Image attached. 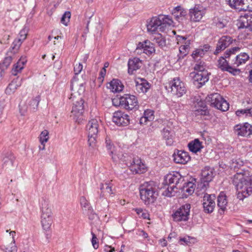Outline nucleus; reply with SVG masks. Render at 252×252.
<instances>
[{"label":"nucleus","mask_w":252,"mask_h":252,"mask_svg":"<svg viewBox=\"0 0 252 252\" xmlns=\"http://www.w3.org/2000/svg\"><path fill=\"white\" fill-rule=\"evenodd\" d=\"M234 131L239 136L247 137L252 134V126L248 123L237 125L234 126Z\"/></svg>","instance_id":"nucleus-16"},{"label":"nucleus","mask_w":252,"mask_h":252,"mask_svg":"<svg viewBox=\"0 0 252 252\" xmlns=\"http://www.w3.org/2000/svg\"><path fill=\"white\" fill-rule=\"evenodd\" d=\"M138 107V100L135 96L130 94H125L122 96V108L132 110L137 109Z\"/></svg>","instance_id":"nucleus-10"},{"label":"nucleus","mask_w":252,"mask_h":252,"mask_svg":"<svg viewBox=\"0 0 252 252\" xmlns=\"http://www.w3.org/2000/svg\"><path fill=\"white\" fill-rule=\"evenodd\" d=\"M231 58H232L231 64L235 68L241 65L245 64L250 59L249 55L245 52L240 53L236 56L233 55Z\"/></svg>","instance_id":"nucleus-18"},{"label":"nucleus","mask_w":252,"mask_h":252,"mask_svg":"<svg viewBox=\"0 0 252 252\" xmlns=\"http://www.w3.org/2000/svg\"><path fill=\"white\" fill-rule=\"evenodd\" d=\"M134 210L140 217L145 219H149V215L145 210H143L141 208H136Z\"/></svg>","instance_id":"nucleus-50"},{"label":"nucleus","mask_w":252,"mask_h":252,"mask_svg":"<svg viewBox=\"0 0 252 252\" xmlns=\"http://www.w3.org/2000/svg\"><path fill=\"white\" fill-rule=\"evenodd\" d=\"M184 181V178L181 176L179 172H176L173 174H169L164 177L163 184L170 186L171 190H173L175 188L179 189H181L180 185Z\"/></svg>","instance_id":"nucleus-7"},{"label":"nucleus","mask_w":252,"mask_h":252,"mask_svg":"<svg viewBox=\"0 0 252 252\" xmlns=\"http://www.w3.org/2000/svg\"><path fill=\"white\" fill-rule=\"evenodd\" d=\"M151 87L150 83L145 79L140 78L139 81L136 82L135 89L139 93H145L148 92Z\"/></svg>","instance_id":"nucleus-26"},{"label":"nucleus","mask_w":252,"mask_h":252,"mask_svg":"<svg viewBox=\"0 0 252 252\" xmlns=\"http://www.w3.org/2000/svg\"><path fill=\"white\" fill-rule=\"evenodd\" d=\"M142 61L138 58H133L129 59L128 61V73L129 75H132L134 72L139 69L142 66Z\"/></svg>","instance_id":"nucleus-21"},{"label":"nucleus","mask_w":252,"mask_h":252,"mask_svg":"<svg viewBox=\"0 0 252 252\" xmlns=\"http://www.w3.org/2000/svg\"><path fill=\"white\" fill-rule=\"evenodd\" d=\"M201 176L202 181L203 182L202 188H205L215 176L214 169L208 166L205 167L202 170Z\"/></svg>","instance_id":"nucleus-17"},{"label":"nucleus","mask_w":252,"mask_h":252,"mask_svg":"<svg viewBox=\"0 0 252 252\" xmlns=\"http://www.w3.org/2000/svg\"><path fill=\"white\" fill-rule=\"evenodd\" d=\"M84 101L82 98L78 101H75L73 103L71 113V117L74 121L78 124H80L83 120V113L84 111Z\"/></svg>","instance_id":"nucleus-9"},{"label":"nucleus","mask_w":252,"mask_h":252,"mask_svg":"<svg viewBox=\"0 0 252 252\" xmlns=\"http://www.w3.org/2000/svg\"><path fill=\"white\" fill-rule=\"evenodd\" d=\"M236 114L238 116H240L242 115H244V114L246 115V116H248V113L247 111V109L238 110L236 111Z\"/></svg>","instance_id":"nucleus-63"},{"label":"nucleus","mask_w":252,"mask_h":252,"mask_svg":"<svg viewBox=\"0 0 252 252\" xmlns=\"http://www.w3.org/2000/svg\"><path fill=\"white\" fill-rule=\"evenodd\" d=\"M189 40H187L185 42L184 45H182L180 47L179 51L184 55V56H185L188 54L189 48Z\"/></svg>","instance_id":"nucleus-48"},{"label":"nucleus","mask_w":252,"mask_h":252,"mask_svg":"<svg viewBox=\"0 0 252 252\" xmlns=\"http://www.w3.org/2000/svg\"><path fill=\"white\" fill-rule=\"evenodd\" d=\"M112 104L115 106H119L122 108V96L115 97L112 100Z\"/></svg>","instance_id":"nucleus-55"},{"label":"nucleus","mask_w":252,"mask_h":252,"mask_svg":"<svg viewBox=\"0 0 252 252\" xmlns=\"http://www.w3.org/2000/svg\"><path fill=\"white\" fill-rule=\"evenodd\" d=\"M15 51L8 52L1 63H0V72H3L9 66L11 62L16 58Z\"/></svg>","instance_id":"nucleus-24"},{"label":"nucleus","mask_w":252,"mask_h":252,"mask_svg":"<svg viewBox=\"0 0 252 252\" xmlns=\"http://www.w3.org/2000/svg\"><path fill=\"white\" fill-rule=\"evenodd\" d=\"M231 8L236 9L239 11H244V6L248 0H226Z\"/></svg>","instance_id":"nucleus-36"},{"label":"nucleus","mask_w":252,"mask_h":252,"mask_svg":"<svg viewBox=\"0 0 252 252\" xmlns=\"http://www.w3.org/2000/svg\"><path fill=\"white\" fill-rule=\"evenodd\" d=\"M171 93L178 97L182 96L187 92L185 84L179 78H174L170 83Z\"/></svg>","instance_id":"nucleus-8"},{"label":"nucleus","mask_w":252,"mask_h":252,"mask_svg":"<svg viewBox=\"0 0 252 252\" xmlns=\"http://www.w3.org/2000/svg\"><path fill=\"white\" fill-rule=\"evenodd\" d=\"M27 61L26 57L22 56L18 62L13 65L11 70L12 74L16 76L18 73L20 72L24 68V65Z\"/></svg>","instance_id":"nucleus-27"},{"label":"nucleus","mask_w":252,"mask_h":252,"mask_svg":"<svg viewBox=\"0 0 252 252\" xmlns=\"http://www.w3.org/2000/svg\"><path fill=\"white\" fill-rule=\"evenodd\" d=\"M49 139V132L47 130H44L39 135V140L41 144H44Z\"/></svg>","instance_id":"nucleus-49"},{"label":"nucleus","mask_w":252,"mask_h":252,"mask_svg":"<svg viewBox=\"0 0 252 252\" xmlns=\"http://www.w3.org/2000/svg\"><path fill=\"white\" fill-rule=\"evenodd\" d=\"M240 50V48L239 47H234L228 50H227L223 56H221L218 61V67L221 70L223 71H227L229 73L235 75L237 73L240 72L239 69L233 67L231 63H229L228 61L226 59H230L233 55H235L236 53H238Z\"/></svg>","instance_id":"nucleus-3"},{"label":"nucleus","mask_w":252,"mask_h":252,"mask_svg":"<svg viewBox=\"0 0 252 252\" xmlns=\"http://www.w3.org/2000/svg\"><path fill=\"white\" fill-rule=\"evenodd\" d=\"M70 16L71 13L69 11L65 12L61 18V23L65 26H67L68 22L69 21Z\"/></svg>","instance_id":"nucleus-51"},{"label":"nucleus","mask_w":252,"mask_h":252,"mask_svg":"<svg viewBox=\"0 0 252 252\" xmlns=\"http://www.w3.org/2000/svg\"><path fill=\"white\" fill-rule=\"evenodd\" d=\"M77 78L76 77H74L72 79L71 82V85H70V89L73 91V88L75 87L77 88L78 86L80 87L79 88V93H80L81 92H83L84 91V87L83 83H80L79 84L77 83Z\"/></svg>","instance_id":"nucleus-46"},{"label":"nucleus","mask_w":252,"mask_h":252,"mask_svg":"<svg viewBox=\"0 0 252 252\" xmlns=\"http://www.w3.org/2000/svg\"><path fill=\"white\" fill-rule=\"evenodd\" d=\"M130 170L135 174H142L146 172V165L138 158H134L130 166Z\"/></svg>","instance_id":"nucleus-20"},{"label":"nucleus","mask_w":252,"mask_h":252,"mask_svg":"<svg viewBox=\"0 0 252 252\" xmlns=\"http://www.w3.org/2000/svg\"><path fill=\"white\" fill-rule=\"evenodd\" d=\"M41 216L49 217L52 216V212L48 200L42 199L41 206Z\"/></svg>","instance_id":"nucleus-34"},{"label":"nucleus","mask_w":252,"mask_h":252,"mask_svg":"<svg viewBox=\"0 0 252 252\" xmlns=\"http://www.w3.org/2000/svg\"><path fill=\"white\" fill-rule=\"evenodd\" d=\"M232 183L237 191V198L243 200L252 193V174L248 171L237 172L232 178Z\"/></svg>","instance_id":"nucleus-1"},{"label":"nucleus","mask_w":252,"mask_h":252,"mask_svg":"<svg viewBox=\"0 0 252 252\" xmlns=\"http://www.w3.org/2000/svg\"><path fill=\"white\" fill-rule=\"evenodd\" d=\"M187 16V11L184 9L181 10L178 14H175L174 16L175 19L180 23H183L184 20H186V17Z\"/></svg>","instance_id":"nucleus-45"},{"label":"nucleus","mask_w":252,"mask_h":252,"mask_svg":"<svg viewBox=\"0 0 252 252\" xmlns=\"http://www.w3.org/2000/svg\"><path fill=\"white\" fill-rule=\"evenodd\" d=\"M244 11H252V0H248L244 6Z\"/></svg>","instance_id":"nucleus-58"},{"label":"nucleus","mask_w":252,"mask_h":252,"mask_svg":"<svg viewBox=\"0 0 252 252\" xmlns=\"http://www.w3.org/2000/svg\"><path fill=\"white\" fill-rule=\"evenodd\" d=\"M183 191L188 193L189 194H191L194 191V185L191 182L185 183L183 186H181V189Z\"/></svg>","instance_id":"nucleus-41"},{"label":"nucleus","mask_w":252,"mask_h":252,"mask_svg":"<svg viewBox=\"0 0 252 252\" xmlns=\"http://www.w3.org/2000/svg\"><path fill=\"white\" fill-rule=\"evenodd\" d=\"M17 89V87L12 81L6 88L5 90V93L7 94H10L12 93H13Z\"/></svg>","instance_id":"nucleus-52"},{"label":"nucleus","mask_w":252,"mask_h":252,"mask_svg":"<svg viewBox=\"0 0 252 252\" xmlns=\"http://www.w3.org/2000/svg\"><path fill=\"white\" fill-rule=\"evenodd\" d=\"M189 16L191 21L197 22L200 21L205 14V9L200 5H195L189 9Z\"/></svg>","instance_id":"nucleus-14"},{"label":"nucleus","mask_w":252,"mask_h":252,"mask_svg":"<svg viewBox=\"0 0 252 252\" xmlns=\"http://www.w3.org/2000/svg\"><path fill=\"white\" fill-rule=\"evenodd\" d=\"M173 190H171V189H170V186L168 185V187L166 189V190L162 192V194L166 196L171 197L173 195L172 194Z\"/></svg>","instance_id":"nucleus-60"},{"label":"nucleus","mask_w":252,"mask_h":252,"mask_svg":"<svg viewBox=\"0 0 252 252\" xmlns=\"http://www.w3.org/2000/svg\"><path fill=\"white\" fill-rule=\"evenodd\" d=\"M40 100V96L38 95L34 98L32 99L29 102V108L32 111H35L37 110L39 103Z\"/></svg>","instance_id":"nucleus-42"},{"label":"nucleus","mask_w":252,"mask_h":252,"mask_svg":"<svg viewBox=\"0 0 252 252\" xmlns=\"http://www.w3.org/2000/svg\"><path fill=\"white\" fill-rule=\"evenodd\" d=\"M101 192L99 195L100 198L103 197L106 193L109 194H113L112 184L111 183L106 182L105 183H101L99 186Z\"/></svg>","instance_id":"nucleus-33"},{"label":"nucleus","mask_w":252,"mask_h":252,"mask_svg":"<svg viewBox=\"0 0 252 252\" xmlns=\"http://www.w3.org/2000/svg\"><path fill=\"white\" fill-rule=\"evenodd\" d=\"M92 243L94 249H97L98 248V243L97 241V238L94 234L92 232Z\"/></svg>","instance_id":"nucleus-57"},{"label":"nucleus","mask_w":252,"mask_h":252,"mask_svg":"<svg viewBox=\"0 0 252 252\" xmlns=\"http://www.w3.org/2000/svg\"><path fill=\"white\" fill-rule=\"evenodd\" d=\"M190 76L192 77L193 83L198 88L201 87L209 79L208 71L201 72H192Z\"/></svg>","instance_id":"nucleus-13"},{"label":"nucleus","mask_w":252,"mask_h":252,"mask_svg":"<svg viewBox=\"0 0 252 252\" xmlns=\"http://www.w3.org/2000/svg\"><path fill=\"white\" fill-rule=\"evenodd\" d=\"M2 155V168H9L13 167L15 160V157L13 154L11 152H6L3 153Z\"/></svg>","instance_id":"nucleus-22"},{"label":"nucleus","mask_w":252,"mask_h":252,"mask_svg":"<svg viewBox=\"0 0 252 252\" xmlns=\"http://www.w3.org/2000/svg\"><path fill=\"white\" fill-rule=\"evenodd\" d=\"M153 41L162 49L166 50L168 48L165 37L160 33L154 35Z\"/></svg>","instance_id":"nucleus-31"},{"label":"nucleus","mask_w":252,"mask_h":252,"mask_svg":"<svg viewBox=\"0 0 252 252\" xmlns=\"http://www.w3.org/2000/svg\"><path fill=\"white\" fill-rule=\"evenodd\" d=\"M176 37L178 44H179V43H185V42L187 41L186 39L187 38L186 36L178 35Z\"/></svg>","instance_id":"nucleus-61"},{"label":"nucleus","mask_w":252,"mask_h":252,"mask_svg":"<svg viewBox=\"0 0 252 252\" xmlns=\"http://www.w3.org/2000/svg\"><path fill=\"white\" fill-rule=\"evenodd\" d=\"M162 135L163 138L166 140L167 145L171 146L173 144L174 131L171 128L168 126L163 128L162 130Z\"/></svg>","instance_id":"nucleus-28"},{"label":"nucleus","mask_w":252,"mask_h":252,"mask_svg":"<svg viewBox=\"0 0 252 252\" xmlns=\"http://www.w3.org/2000/svg\"><path fill=\"white\" fill-rule=\"evenodd\" d=\"M158 18H160V32H164L167 28L169 27L173 24V21L169 16L158 15Z\"/></svg>","instance_id":"nucleus-32"},{"label":"nucleus","mask_w":252,"mask_h":252,"mask_svg":"<svg viewBox=\"0 0 252 252\" xmlns=\"http://www.w3.org/2000/svg\"><path fill=\"white\" fill-rule=\"evenodd\" d=\"M53 222L52 216L44 217L41 216V223L44 230L48 231L49 230Z\"/></svg>","instance_id":"nucleus-38"},{"label":"nucleus","mask_w":252,"mask_h":252,"mask_svg":"<svg viewBox=\"0 0 252 252\" xmlns=\"http://www.w3.org/2000/svg\"><path fill=\"white\" fill-rule=\"evenodd\" d=\"M27 33L25 30H21L19 33V37L17 40H15L13 44L14 47H13V50H18L21 46L22 43L26 38Z\"/></svg>","instance_id":"nucleus-39"},{"label":"nucleus","mask_w":252,"mask_h":252,"mask_svg":"<svg viewBox=\"0 0 252 252\" xmlns=\"http://www.w3.org/2000/svg\"><path fill=\"white\" fill-rule=\"evenodd\" d=\"M107 88L111 92L114 93L121 92L124 88V86L122 82L118 79H113L109 84Z\"/></svg>","instance_id":"nucleus-35"},{"label":"nucleus","mask_w":252,"mask_h":252,"mask_svg":"<svg viewBox=\"0 0 252 252\" xmlns=\"http://www.w3.org/2000/svg\"><path fill=\"white\" fill-rule=\"evenodd\" d=\"M140 196L146 205L155 202L158 195V188L154 181L145 182L140 186Z\"/></svg>","instance_id":"nucleus-2"},{"label":"nucleus","mask_w":252,"mask_h":252,"mask_svg":"<svg viewBox=\"0 0 252 252\" xmlns=\"http://www.w3.org/2000/svg\"><path fill=\"white\" fill-rule=\"evenodd\" d=\"M205 52L201 48L196 49L192 53V57L194 59H196L198 57H202Z\"/></svg>","instance_id":"nucleus-53"},{"label":"nucleus","mask_w":252,"mask_h":252,"mask_svg":"<svg viewBox=\"0 0 252 252\" xmlns=\"http://www.w3.org/2000/svg\"><path fill=\"white\" fill-rule=\"evenodd\" d=\"M14 84H15V86L18 88L20 87L22 83V79H20L19 77H17L15 79H14L12 81Z\"/></svg>","instance_id":"nucleus-62"},{"label":"nucleus","mask_w":252,"mask_h":252,"mask_svg":"<svg viewBox=\"0 0 252 252\" xmlns=\"http://www.w3.org/2000/svg\"><path fill=\"white\" fill-rule=\"evenodd\" d=\"M193 68L197 72L207 71L206 69V64L205 62L202 61H197L195 63Z\"/></svg>","instance_id":"nucleus-44"},{"label":"nucleus","mask_w":252,"mask_h":252,"mask_svg":"<svg viewBox=\"0 0 252 252\" xmlns=\"http://www.w3.org/2000/svg\"><path fill=\"white\" fill-rule=\"evenodd\" d=\"M188 147L190 151L194 153H196L197 152L200 151L203 148L202 143L198 139H195L190 142L188 144Z\"/></svg>","instance_id":"nucleus-37"},{"label":"nucleus","mask_w":252,"mask_h":252,"mask_svg":"<svg viewBox=\"0 0 252 252\" xmlns=\"http://www.w3.org/2000/svg\"><path fill=\"white\" fill-rule=\"evenodd\" d=\"M216 196L214 194H209L205 193L203 197L202 205L204 211L207 213H211L213 212L216 206Z\"/></svg>","instance_id":"nucleus-12"},{"label":"nucleus","mask_w":252,"mask_h":252,"mask_svg":"<svg viewBox=\"0 0 252 252\" xmlns=\"http://www.w3.org/2000/svg\"><path fill=\"white\" fill-rule=\"evenodd\" d=\"M226 24L227 21L223 19H218L216 22V26L219 29H223L226 26Z\"/></svg>","instance_id":"nucleus-54"},{"label":"nucleus","mask_w":252,"mask_h":252,"mask_svg":"<svg viewBox=\"0 0 252 252\" xmlns=\"http://www.w3.org/2000/svg\"><path fill=\"white\" fill-rule=\"evenodd\" d=\"M190 239L191 238L190 237L187 236L183 238H180L179 240V242L181 244H185L187 245H189L190 243Z\"/></svg>","instance_id":"nucleus-56"},{"label":"nucleus","mask_w":252,"mask_h":252,"mask_svg":"<svg viewBox=\"0 0 252 252\" xmlns=\"http://www.w3.org/2000/svg\"><path fill=\"white\" fill-rule=\"evenodd\" d=\"M181 6H177L175 7L172 10V15L174 16L175 14H178L179 12L181 11V10H184Z\"/></svg>","instance_id":"nucleus-64"},{"label":"nucleus","mask_w":252,"mask_h":252,"mask_svg":"<svg viewBox=\"0 0 252 252\" xmlns=\"http://www.w3.org/2000/svg\"><path fill=\"white\" fill-rule=\"evenodd\" d=\"M83 69V65L81 63H79L78 64H76V65L74 67V71L75 75L79 74Z\"/></svg>","instance_id":"nucleus-59"},{"label":"nucleus","mask_w":252,"mask_h":252,"mask_svg":"<svg viewBox=\"0 0 252 252\" xmlns=\"http://www.w3.org/2000/svg\"><path fill=\"white\" fill-rule=\"evenodd\" d=\"M218 206L220 208L219 212L221 214L223 213L226 210V206L227 204V201L226 199V196L225 194L221 192L218 197Z\"/></svg>","instance_id":"nucleus-30"},{"label":"nucleus","mask_w":252,"mask_h":252,"mask_svg":"<svg viewBox=\"0 0 252 252\" xmlns=\"http://www.w3.org/2000/svg\"><path fill=\"white\" fill-rule=\"evenodd\" d=\"M15 242V240L13 239V242H11L9 245L2 246V249L4 252H16L17 249Z\"/></svg>","instance_id":"nucleus-47"},{"label":"nucleus","mask_w":252,"mask_h":252,"mask_svg":"<svg viewBox=\"0 0 252 252\" xmlns=\"http://www.w3.org/2000/svg\"><path fill=\"white\" fill-rule=\"evenodd\" d=\"M160 18L153 17L147 24V28L148 32H155L158 29L160 30L161 26Z\"/></svg>","instance_id":"nucleus-25"},{"label":"nucleus","mask_w":252,"mask_h":252,"mask_svg":"<svg viewBox=\"0 0 252 252\" xmlns=\"http://www.w3.org/2000/svg\"><path fill=\"white\" fill-rule=\"evenodd\" d=\"M145 44L146 45H145V48L144 49V53L150 55L155 52L153 43L148 40H145Z\"/></svg>","instance_id":"nucleus-43"},{"label":"nucleus","mask_w":252,"mask_h":252,"mask_svg":"<svg viewBox=\"0 0 252 252\" xmlns=\"http://www.w3.org/2000/svg\"><path fill=\"white\" fill-rule=\"evenodd\" d=\"M232 43V39L229 36H222L219 40L216 49L214 52L216 55H218L221 51L224 50L230 44Z\"/></svg>","instance_id":"nucleus-19"},{"label":"nucleus","mask_w":252,"mask_h":252,"mask_svg":"<svg viewBox=\"0 0 252 252\" xmlns=\"http://www.w3.org/2000/svg\"><path fill=\"white\" fill-rule=\"evenodd\" d=\"M206 99L210 103V105L221 111H226L229 108V103L219 94H211Z\"/></svg>","instance_id":"nucleus-5"},{"label":"nucleus","mask_w":252,"mask_h":252,"mask_svg":"<svg viewBox=\"0 0 252 252\" xmlns=\"http://www.w3.org/2000/svg\"><path fill=\"white\" fill-rule=\"evenodd\" d=\"M238 27L239 29H245V32H252V15L245 16L241 19Z\"/></svg>","instance_id":"nucleus-23"},{"label":"nucleus","mask_w":252,"mask_h":252,"mask_svg":"<svg viewBox=\"0 0 252 252\" xmlns=\"http://www.w3.org/2000/svg\"><path fill=\"white\" fill-rule=\"evenodd\" d=\"M190 205L187 203L182 205L172 214V218L174 221H186L189 219Z\"/></svg>","instance_id":"nucleus-6"},{"label":"nucleus","mask_w":252,"mask_h":252,"mask_svg":"<svg viewBox=\"0 0 252 252\" xmlns=\"http://www.w3.org/2000/svg\"><path fill=\"white\" fill-rule=\"evenodd\" d=\"M174 161L178 164H185L190 159L189 153L183 150L176 149L172 155Z\"/></svg>","instance_id":"nucleus-15"},{"label":"nucleus","mask_w":252,"mask_h":252,"mask_svg":"<svg viewBox=\"0 0 252 252\" xmlns=\"http://www.w3.org/2000/svg\"><path fill=\"white\" fill-rule=\"evenodd\" d=\"M112 121L118 126H127L130 124L129 116L122 111H116L113 113Z\"/></svg>","instance_id":"nucleus-11"},{"label":"nucleus","mask_w":252,"mask_h":252,"mask_svg":"<svg viewBox=\"0 0 252 252\" xmlns=\"http://www.w3.org/2000/svg\"><path fill=\"white\" fill-rule=\"evenodd\" d=\"M155 112L151 109H146L144 111L143 116L139 120V123L141 125H145L148 122H151L155 118Z\"/></svg>","instance_id":"nucleus-29"},{"label":"nucleus","mask_w":252,"mask_h":252,"mask_svg":"<svg viewBox=\"0 0 252 252\" xmlns=\"http://www.w3.org/2000/svg\"><path fill=\"white\" fill-rule=\"evenodd\" d=\"M99 129V123L96 119L90 120L87 126L88 145L90 148L94 149L96 146V138Z\"/></svg>","instance_id":"nucleus-4"},{"label":"nucleus","mask_w":252,"mask_h":252,"mask_svg":"<svg viewBox=\"0 0 252 252\" xmlns=\"http://www.w3.org/2000/svg\"><path fill=\"white\" fill-rule=\"evenodd\" d=\"M105 144L106 148L109 153V155L111 156L112 159L114 161H117V158L115 157V147L113 144L111 143V141L109 138L106 137L105 139Z\"/></svg>","instance_id":"nucleus-40"}]
</instances>
